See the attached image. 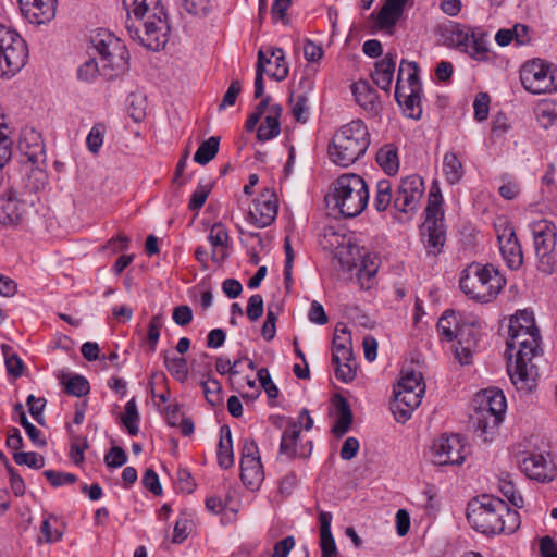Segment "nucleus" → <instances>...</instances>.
<instances>
[{
	"label": "nucleus",
	"instance_id": "nucleus-38",
	"mask_svg": "<svg viewBox=\"0 0 557 557\" xmlns=\"http://www.w3.org/2000/svg\"><path fill=\"white\" fill-rule=\"evenodd\" d=\"M471 32H473L471 28H465L456 24L445 30L444 37L449 46L465 51L469 46Z\"/></svg>",
	"mask_w": 557,
	"mask_h": 557
},
{
	"label": "nucleus",
	"instance_id": "nucleus-2",
	"mask_svg": "<svg viewBox=\"0 0 557 557\" xmlns=\"http://www.w3.org/2000/svg\"><path fill=\"white\" fill-rule=\"evenodd\" d=\"M467 519L471 527L484 534H511L520 527V515L511 510L498 497L482 495L472 499L467 507Z\"/></svg>",
	"mask_w": 557,
	"mask_h": 557
},
{
	"label": "nucleus",
	"instance_id": "nucleus-50",
	"mask_svg": "<svg viewBox=\"0 0 557 557\" xmlns=\"http://www.w3.org/2000/svg\"><path fill=\"white\" fill-rule=\"evenodd\" d=\"M271 63V58H268L262 50L258 52V62L255 78V98H261L264 94L263 74L265 72V64Z\"/></svg>",
	"mask_w": 557,
	"mask_h": 557
},
{
	"label": "nucleus",
	"instance_id": "nucleus-12",
	"mask_svg": "<svg viewBox=\"0 0 557 557\" xmlns=\"http://www.w3.org/2000/svg\"><path fill=\"white\" fill-rule=\"evenodd\" d=\"M424 193L423 180L418 175H410L401 180L394 197V208L403 213L414 212Z\"/></svg>",
	"mask_w": 557,
	"mask_h": 557
},
{
	"label": "nucleus",
	"instance_id": "nucleus-5",
	"mask_svg": "<svg viewBox=\"0 0 557 557\" xmlns=\"http://www.w3.org/2000/svg\"><path fill=\"white\" fill-rule=\"evenodd\" d=\"M91 46L99 57L101 76L108 81L124 75L129 69V52L125 44L108 29L91 36Z\"/></svg>",
	"mask_w": 557,
	"mask_h": 557
},
{
	"label": "nucleus",
	"instance_id": "nucleus-52",
	"mask_svg": "<svg viewBox=\"0 0 557 557\" xmlns=\"http://www.w3.org/2000/svg\"><path fill=\"white\" fill-rule=\"evenodd\" d=\"M94 58H89L77 70V76L81 81L90 83L94 82L98 75H101V64Z\"/></svg>",
	"mask_w": 557,
	"mask_h": 557
},
{
	"label": "nucleus",
	"instance_id": "nucleus-53",
	"mask_svg": "<svg viewBox=\"0 0 557 557\" xmlns=\"http://www.w3.org/2000/svg\"><path fill=\"white\" fill-rule=\"evenodd\" d=\"M212 189V184L208 183H199L195 191L191 194L188 209L191 211L199 210L203 207L210 191Z\"/></svg>",
	"mask_w": 557,
	"mask_h": 557
},
{
	"label": "nucleus",
	"instance_id": "nucleus-22",
	"mask_svg": "<svg viewBox=\"0 0 557 557\" xmlns=\"http://www.w3.org/2000/svg\"><path fill=\"white\" fill-rule=\"evenodd\" d=\"M421 235L428 253L437 256L446 242L444 221H424L421 226Z\"/></svg>",
	"mask_w": 557,
	"mask_h": 557
},
{
	"label": "nucleus",
	"instance_id": "nucleus-3",
	"mask_svg": "<svg viewBox=\"0 0 557 557\" xmlns=\"http://www.w3.org/2000/svg\"><path fill=\"white\" fill-rule=\"evenodd\" d=\"M370 145V134L361 120L343 125L333 135L327 153L333 163L347 168L362 157Z\"/></svg>",
	"mask_w": 557,
	"mask_h": 557
},
{
	"label": "nucleus",
	"instance_id": "nucleus-56",
	"mask_svg": "<svg viewBox=\"0 0 557 557\" xmlns=\"http://www.w3.org/2000/svg\"><path fill=\"white\" fill-rule=\"evenodd\" d=\"M271 58L275 60V71L270 73V76L278 82L285 79L288 75V65L283 49L273 48Z\"/></svg>",
	"mask_w": 557,
	"mask_h": 557
},
{
	"label": "nucleus",
	"instance_id": "nucleus-26",
	"mask_svg": "<svg viewBox=\"0 0 557 557\" xmlns=\"http://www.w3.org/2000/svg\"><path fill=\"white\" fill-rule=\"evenodd\" d=\"M357 103L364 110L377 113L381 102L376 90L367 81H359L351 87Z\"/></svg>",
	"mask_w": 557,
	"mask_h": 557
},
{
	"label": "nucleus",
	"instance_id": "nucleus-51",
	"mask_svg": "<svg viewBox=\"0 0 557 557\" xmlns=\"http://www.w3.org/2000/svg\"><path fill=\"white\" fill-rule=\"evenodd\" d=\"M106 131H107V127L103 123H96L91 127V129L86 138V145L90 152H92L95 154L99 152V150L103 144V137H104Z\"/></svg>",
	"mask_w": 557,
	"mask_h": 557
},
{
	"label": "nucleus",
	"instance_id": "nucleus-21",
	"mask_svg": "<svg viewBox=\"0 0 557 557\" xmlns=\"http://www.w3.org/2000/svg\"><path fill=\"white\" fill-rule=\"evenodd\" d=\"M313 81L305 76L299 81V89L293 90L289 96V102L292 103L293 116L298 122H306L309 115V92L313 89Z\"/></svg>",
	"mask_w": 557,
	"mask_h": 557
},
{
	"label": "nucleus",
	"instance_id": "nucleus-42",
	"mask_svg": "<svg viewBox=\"0 0 557 557\" xmlns=\"http://www.w3.org/2000/svg\"><path fill=\"white\" fill-rule=\"evenodd\" d=\"M12 156V139L4 114L0 111V170L10 161Z\"/></svg>",
	"mask_w": 557,
	"mask_h": 557
},
{
	"label": "nucleus",
	"instance_id": "nucleus-25",
	"mask_svg": "<svg viewBox=\"0 0 557 557\" xmlns=\"http://www.w3.org/2000/svg\"><path fill=\"white\" fill-rule=\"evenodd\" d=\"M228 239V232L222 223H214L211 226L208 240L212 246V261L220 264L226 259Z\"/></svg>",
	"mask_w": 557,
	"mask_h": 557
},
{
	"label": "nucleus",
	"instance_id": "nucleus-64",
	"mask_svg": "<svg viewBox=\"0 0 557 557\" xmlns=\"http://www.w3.org/2000/svg\"><path fill=\"white\" fill-rule=\"evenodd\" d=\"M104 461L110 468H119L126 463L127 456L122 447H112L104 456Z\"/></svg>",
	"mask_w": 557,
	"mask_h": 557
},
{
	"label": "nucleus",
	"instance_id": "nucleus-10",
	"mask_svg": "<svg viewBox=\"0 0 557 557\" xmlns=\"http://www.w3.org/2000/svg\"><path fill=\"white\" fill-rule=\"evenodd\" d=\"M28 52L24 39L11 28L0 24V77H11L27 61Z\"/></svg>",
	"mask_w": 557,
	"mask_h": 557
},
{
	"label": "nucleus",
	"instance_id": "nucleus-14",
	"mask_svg": "<svg viewBox=\"0 0 557 557\" xmlns=\"http://www.w3.org/2000/svg\"><path fill=\"white\" fill-rule=\"evenodd\" d=\"M519 465L529 479L541 483H549L557 476V468L548 454H529Z\"/></svg>",
	"mask_w": 557,
	"mask_h": 557
},
{
	"label": "nucleus",
	"instance_id": "nucleus-13",
	"mask_svg": "<svg viewBox=\"0 0 557 557\" xmlns=\"http://www.w3.org/2000/svg\"><path fill=\"white\" fill-rule=\"evenodd\" d=\"M278 211L277 197L273 189L265 188L255 200L249 210V219L259 228L271 225Z\"/></svg>",
	"mask_w": 557,
	"mask_h": 557
},
{
	"label": "nucleus",
	"instance_id": "nucleus-39",
	"mask_svg": "<svg viewBox=\"0 0 557 557\" xmlns=\"http://www.w3.org/2000/svg\"><path fill=\"white\" fill-rule=\"evenodd\" d=\"M421 92L422 91H414V89L411 91L403 90L401 104L399 106L403 108V112L406 116L413 120H419L421 117Z\"/></svg>",
	"mask_w": 557,
	"mask_h": 557
},
{
	"label": "nucleus",
	"instance_id": "nucleus-34",
	"mask_svg": "<svg viewBox=\"0 0 557 557\" xmlns=\"http://www.w3.org/2000/svg\"><path fill=\"white\" fill-rule=\"evenodd\" d=\"M218 461L221 468L228 469L234 463L232 435L228 426L221 428V437L219 442Z\"/></svg>",
	"mask_w": 557,
	"mask_h": 557
},
{
	"label": "nucleus",
	"instance_id": "nucleus-29",
	"mask_svg": "<svg viewBox=\"0 0 557 557\" xmlns=\"http://www.w3.org/2000/svg\"><path fill=\"white\" fill-rule=\"evenodd\" d=\"M261 459H240V479L250 490L257 488L263 481Z\"/></svg>",
	"mask_w": 557,
	"mask_h": 557
},
{
	"label": "nucleus",
	"instance_id": "nucleus-32",
	"mask_svg": "<svg viewBox=\"0 0 557 557\" xmlns=\"http://www.w3.org/2000/svg\"><path fill=\"white\" fill-rule=\"evenodd\" d=\"M206 372L201 374L200 385L203 391V395L206 400L212 406H221L222 405V387L220 382L212 377L210 364L206 367Z\"/></svg>",
	"mask_w": 557,
	"mask_h": 557
},
{
	"label": "nucleus",
	"instance_id": "nucleus-30",
	"mask_svg": "<svg viewBox=\"0 0 557 557\" xmlns=\"http://www.w3.org/2000/svg\"><path fill=\"white\" fill-rule=\"evenodd\" d=\"M282 108L280 104H272L269 110V114L261 123L257 131V137L260 141H267L276 137L281 132L280 116Z\"/></svg>",
	"mask_w": 557,
	"mask_h": 557
},
{
	"label": "nucleus",
	"instance_id": "nucleus-41",
	"mask_svg": "<svg viewBox=\"0 0 557 557\" xmlns=\"http://www.w3.org/2000/svg\"><path fill=\"white\" fill-rule=\"evenodd\" d=\"M341 339L339 329H335V335L333 338V352L332 362L338 363L344 361H354V355L351 349L350 338H344L343 343H338Z\"/></svg>",
	"mask_w": 557,
	"mask_h": 557
},
{
	"label": "nucleus",
	"instance_id": "nucleus-61",
	"mask_svg": "<svg viewBox=\"0 0 557 557\" xmlns=\"http://www.w3.org/2000/svg\"><path fill=\"white\" fill-rule=\"evenodd\" d=\"M44 475L51 483V485L55 487L66 484H73L77 480V476L75 474L54 470H46L44 471Z\"/></svg>",
	"mask_w": 557,
	"mask_h": 557
},
{
	"label": "nucleus",
	"instance_id": "nucleus-49",
	"mask_svg": "<svg viewBox=\"0 0 557 557\" xmlns=\"http://www.w3.org/2000/svg\"><path fill=\"white\" fill-rule=\"evenodd\" d=\"M2 351L5 359V367L9 374L18 377L23 374L24 364L21 358L13 352L12 347L2 345Z\"/></svg>",
	"mask_w": 557,
	"mask_h": 557
},
{
	"label": "nucleus",
	"instance_id": "nucleus-19",
	"mask_svg": "<svg viewBox=\"0 0 557 557\" xmlns=\"http://www.w3.org/2000/svg\"><path fill=\"white\" fill-rule=\"evenodd\" d=\"M422 91V86L419 79V67L416 62L401 60L397 82L395 87V99L398 104H401L403 90Z\"/></svg>",
	"mask_w": 557,
	"mask_h": 557
},
{
	"label": "nucleus",
	"instance_id": "nucleus-27",
	"mask_svg": "<svg viewBox=\"0 0 557 557\" xmlns=\"http://www.w3.org/2000/svg\"><path fill=\"white\" fill-rule=\"evenodd\" d=\"M395 67V55L392 53H387L382 60L377 61L375 64V71L371 75L375 85L385 91H389Z\"/></svg>",
	"mask_w": 557,
	"mask_h": 557
},
{
	"label": "nucleus",
	"instance_id": "nucleus-8",
	"mask_svg": "<svg viewBox=\"0 0 557 557\" xmlns=\"http://www.w3.org/2000/svg\"><path fill=\"white\" fill-rule=\"evenodd\" d=\"M437 331L442 337L451 342L457 339L455 347L456 358L461 364H469L472 361L473 352L478 346V335L470 325L458 326L455 312L447 310L437 322Z\"/></svg>",
	"mask_w": 557,
	"mask_h": 557
},
{
	"label": "nucleus",
	"instance_id": "nucleus-31",
	"mask_svg": "<svg viewBox=\"0 0 557 557\" xmlns=\"http://www.w3.org/2000/svg\"><path fill=\"white\" fill-rule=\"evenodd\" d=\"M503 419L504 417L499 414L490 413L485 409L479 408L474 417L475 431L480 432V436H483L484 441H487V436L495 433Z\"/></svg>",
	"mask_w": 557,
	"mask_h": 557
},
{
	"label": "nucleus",
	"instance_id": "nucleus-40",
	"mask_svg": "<svg viewBox=\"0 0 557 557\" xmlns=\"http://www.w3.org/2000/svg\"><path fill=\"white\" fill-rule=\"evenodd\" d=\"M300 431L296 422H292L284 430L282 434L280 453L282 455L287 456L288 458H294L296 455V444L299 437Z\"/></svg>",
	"mask_w": 557,
	"mask_h": 557
},
{
	"label": "nucleus",
	"instance_id": "nucleus-59",
	"mask_svg": "<svg viewBox=\"0 0 557 557\" xmlns=\"http://www.w3.org/2000/svg\"><path fill=\"white\" fill-rule=\"evenodd\" d=\"M333 364L335 366V376L337 380L342 381L343 383H349L354 381V379L356 377L355 360Z\"/></svg>",
	"mask_w": 557,
	"mask_h": 557
},
{
	"label": "nucleus",
	"instance_id": "nucleus-44",
	"mask_svg": "<svg viewBox=\"0 0 557 557\" xmlns=\"http://www.w3.org/2000/svg\"><path fill=\"white\" fill-rule=\"evenodd\" d=\"M220 145V137L211 136L205 140L194 154V161L205 165L209 163L218 153Z\"/></svg>",
	"mask_w": 557,
	"mask_h": 557
},
{
	"label": "nucleus",
	"instance_id": "nucleus-54",
	"mask_svg": "<svg viewBox=\"0 0 557 557\" xmlns=\"http://www.w3.org/2000/svg\"><path fill=\"white\" fill-rule=\"evenodd\" d=\"M53 523H57L58 520L53 516H49L46 518L40 525V533L42 537L39 539V542L45 541L46 543H54L62 539L63 532L55 529Z\"/></svg>",
	"mask_w": 557,
	"mask_h": 557
},
{
	"label": "nucleus",
	"instance_id": "nucleus-57",
	"mask_svg": "<svg viewBox=\"0 0 557 557\" xmlns=\"http://www.w3.org/2000/svg\"><path fill=\"white\" fill-rule=\"evenodd\" d=\"M394 388L406 389V392L416 391L418 388L425 389V384L422 382L421 373L410 371L401 376L398 384Z\"/></svg>",
	"mask_w": 557,
	"mask_h": 557
},
{
	"label": "nucleus",
	"instance_id": "nucleus-45",
	"mask_svg": "<svg viewBox=\"0 0 557 557\" xmlns=\"http://www.w3.org/2000/svg\"><path fill=\"white\" fill-rule=\"evenodd\" d=\"M465 52L476 60L487 59V41L483 33L471 32L469 46L465 49Z\"/></svg>",
	"mask_w": 557,
	"mask_h": 557
},
{
	"label": "nucleus",
	"instance_id": "nucleus-1",
	"mask_svg": "<svg viewBox=\"0 0 557 557\" xmlns=\"http://www.w3.org/2000/svg\"><path fill=\"white\" fill-rule=\"evenodd\" d=\"M127 12L126 28L134 40L152 51L168 42L170 26L160 0H123Z\"/></svg>",
	"mask_w": 557,
	"mask_h": 557
},
{
	"label": "nucleus",
	"instance_id": "nucleus-48",
	"mask_svg": "<svg viewBox=\"0 0 557 557\" xmlns=\"http://www.w3.org/2000/svg\"><path fill=\"white\" fill-rule=\"evenodd\" d=\"M64 391L66 394L82 397L89 393L90 385L86 377L79 374L72 375L66 382H64Z\"/></svg>",
	"mask_w": 557,
	"mask_h": 557
},
{
	"label": "nucleus",
	"instance_id": "nucleus-4",
	"mask_svg": "<svg viewBox=\"0 0 557 557\" xmlns=\"http://www.w3.org/2000/svg\"><path fill=\"white\" fill-rule=\"evenodd\" d=\"M459 285L470 299L490 302L506 285V280L491 264L471 263L461 272Z\"/></svg>",
	"mask_w": 557,
	"mask_h": 557
},
{
	"label": "nucleus",
	"instance_id": "nucleus-16",
	"mask_svg": "<svg viewBox=\"0 0 557 557\" xmlns=\"http://www.w3.org/2000/svg\"><path fill=\"white\" fill-rule=\"evenodd\" d=\"M425 389L406 392V389L394 388V400L391 404L392 412L397 422L408 421L416 408L421 404Z\"/></svg>",
	"mask_w": 557,
	"mask_h": 557
},
{
	"label": "nucleus",
	"instance_id": "nucleus-36",
	"mask_svg": "<svg viewBox=\"0 0 557 557\" xmlns=\"http://www.w3.org/2000/svg\"><path fill=\"white\" fill-rule=\"evenodd\" d=\"M486 398L485 403H482L480 408L485 409L490 413L499 414L504 417L507 408V403L504 393L497 388L486 389L484 392Z\"/></svg>",
	"mask_w": 557,
	"mask_h": 557
},
{
	"label": "nucleus",
	"instance_id": "nucleus-17",
	"mask_svg": "<svg viewBox=\"0 0 557 557\" xmlns=\"http://www.w3.org/2000/svg\"><path fill=\"white\" fill-rule=\"evenodd\" d=\"M540 343V333H521L517 330H508L506 354H509L511 358V352L517 349L516 357H528V359H532L541 350Z\"/></svg>",
	"mask_w": 557,
	"mask_h": 557
},
{
	"label": "nucleus",
	"instance_id": "nucleus-7",
	"mask_svg": "<svg viewBox=\"0 0 557 557\" xmlns=\"http://www.w3.org/2000/svg\"><path fill=\"white\" fill-rule=\"evenodd\" d=\"M540 272L550 275L557 272V226L547 219H540L529 224Z\"/></svg>",
	"mask_w": 557,
	"mask_h": 557
},
{
	"label": "nucleus",
	"instance_id": "nucleus-11",
	"mask_svg": "<svg viewBox=\"0 0 557 557\" xmlns=\"http://www.w3.org/2000/svg\"><path fill=\"white\" fill-rule=\"evenodd\" d=\"M466 445L458 434L441 436L431 447L432 461L438 466L461 465L466 459Z\"/></svg>",
	"mask_w": 557,
	"mask_h": 557
},
{
	"label": "nucleus",
	"instance_id": "nucleus-43",
	"mask_svg": "<svg viewBox=\"0 0 557 557\" xmlns=\"http://www.w3.org/2000/svg\"><path fill=\"white\" fill-rule=\"evenodd\" d=\"M12 156V139L4 114L0 111V170L10 161Z\"/></svg>",
	"mask_w": 557,
	"mask_h": 557
},
{
	"label": "nucleus",
	"instance_id": "nucleus-63",
	"mask_svg": "<svg viewBox=\"0 0 557 557\" xmlns=\"http://www.w3.org/2000/svg\"><path fill=\"white\" fill-rule=\"evenodd\" d=\"M264 311L263 298L260 294L249 297L246 313L251 321H257L262 317Z\"/></svg>",
	"mask_w": 557,
	"mask_h": 557
},
{
	"label": "nucleus",
	"instance_id": "nucleus-60",
	"mask_svg": "<svg viewBox=\"0 0 557 557\" xmlns=\"http://www.w3.org/2000/svg\"><path fill=\"white\" fill-rule=\"evenodd\" d=\"M18 422L25 429L29 440L35 446L45 447L47 445V441L42 436L41 431L28 421L26 414H22Z\"/></svg>",
	"mask_w": 557,
	"mask_h": 557
},
{
	"label": "nucleus",
	"instance_id": "nucleus-47",
	"mask_svg": "<svg viewBox=\"0 0 557 557\" xmlns=\"http://www.w3.org/2000/svg\"><path fill=\"white\" fill-rule=\"evenodd\" d=\"M139 413L137 410V405L134 398L128 400L125 405V411L122 416V422L127 429L129 435L135 436L139 432L138 428Z\"/></svg>",
	"mask_w": 557,
	"mask_h": 557
},
{
	"label": "nucleus",
	"instance_id": "nucleus-35",
	"mask_svg": "<svg viewBox=\"0 0 557 557\" xmlns=\"http://www.w3.org/2000/svg\"><path fill=\"white\" fill-rule=\"evenodd\" d=\"M443 172L448 184L455 185L460 182L465 171L462 163L454 152H446L443 158Z\"/></svg>",
	"mask_w": 557,
	"mask_h": 557
},
{
	"label": "nucleus",
	"instance_id": "nucleus-55",
	"mask_svg": "<svg viewBox=\"0 0 557 557\" xmlns=\"http://www.w3.org/2000/svg\"><path fill=\"white\" fill-rule=\"evenodd\" d=\"M14 461L20 466H27L32 469H41L45 466L44 456L38 453H24V451H15L13 453Z\"/></svg>",
	"mask_w": 557,
	"mask_h": 557
},
{
	"label": "nucleus",
	"instance_id": "nucleus-15",
	"mask_svg": "<svg viewBox=\"0 0 557 557\" xmlns=\"http://www.w3.org/2000/svg\"><path fill=\"white\" fill-rule=\"evenodd\" d=\"M508 375L520 392L531 393L536 386L537 368L528 357H516L515 363H508Z\"/></svg>",
	"mask_w": 557,
	"mask_h": 557
},
{
	"label": "nucleus",
	"instance_id": "nucleus-9",
	"mask_svg": "<svg viewBox=\"0 0 557 557\" xmlns=\"http://www.w3.org/2000/svg\"><path fill=\"white\" fill-rule=\"evenodd\" d=\"M523 88L533 95L557 91V65L541 58L523 63L520 70Z\"/></svg>",
	"mask_w": 557,
	"mask_h": 557
},
{
	"label": "nucleus",
	"instance_id": "nucleus-33",
	"mask_svg": "<svg viewBox=\"0 0 557 557\" xmlns=\"http://www.w3.org/2000/svg\"><path fill=\"white\" fill-rule=\"evenodd\" d=\"M376 162L387 175H395L399 169L397 147L393 144L384 145L376 152Z\"/></svg>",
	"mask_w": 557,
	"mask_h": 557
},
{
	"label": "nucleus",
	"instance_id": "nucleus-28",
	"mask_svg": "<svg viewBox=\"0 0 557 557\" xmlns=\"http://www.w3.org/2000/svg\"><path fill=\"white\" fill-rule=\"evenodd\" d=\"M335 407L337 411V418L332 428V433L336 437H342L350 429L354 416L349 403L339 394L335 396Z\"/></svg>",
	"mask_w": 557,
	"mask_h": 557
},
{
	"label": "nucleus",
	"instance_id": "nucleus-18",
	"mask_svg": "<svg viewBox=\"0 0 557 557\" xmlns=\"http://www.w3.org/2000/svg\"><path fill=\"white\" fill-rule=\"evenodd\" d=\"M21 12L32 24L41 25L55 16L57 0H18Z\"/></svg>",
	"mask_w": 557,
	"mask_h": 557
},
{
	"label": "nucleus",
	"instance_id": "nucleus-6",
	"mask_svg": "<svg viewBox=\"0 0 557 557\" xmlns=\"http://www.w3.org/2000/svg\"><path fill=\"white\" fill-rule=\"evenodd\" d=\"M332 198L343 216L355 218L368 205V186L360 175L346 173L335 181Z\"/></svg>",
	"mask_w": 557,
	"mask_h": 557
},
{
	"label": "nucleus",
	"instance_id": "nucleus-20",
	"mask_svg": "<svg viewBox=\"0 0 557 557\" xmlns=\"http://www.w3.org/2000/svg\"><path fill=\"white\" fill-rule=\"evenodd\" d=\"M497 238L502 257L508 268L512 270L519 269L523 263V253L513 230H504L503 234H499Z\"/></svg>",
	"mask_w": 557,
	"mask_h": 557
},
{
	"label": "nucleus",
	"instance_id": "nucleus-23",
	"mask_svg": "<svg viewBox=\"0 0 557 557\" xmlns=\"http://www.w3.org/2000/svg\"><path fill=\"white\" fill-rule=\"evenodd\" d=\"M27 205L13 194L0 198V224L16 225L23 221Z\"/></svg>",
	"mask_w": 557,
	"mask_h": 557
},
{
	"label": "nucleus",
	"instance_id": "nucleus-24",
	"mask_svg": "<svg viewBox=\"0 0 557 557\" xmlns=\"http://www.w3.org/2000/svg\"><path fill=\"white\" fill-rule=\"evenodd\" d=\"M409 0H385L377 12L376 22L382 29L393 28L404 14Z\"/></svg>",
	"mask_w": 557,
	"mask_h": 557
},
{
	"label": "nucleus",
	"instance_id": "nucleus-37",
	"mask_svg": "<svg viewBox=\"0 0 557 557\" xmlns=\"http://www.w3.org/2000/svg\"><path fill=\"white\" fill-rule=\"evenodd\" d=\"M163 359L169 373L184 384L188 379L187 360L184 357H171L169 351L163 352Z\"/></svg>",
	"mask_w": 557,
	"mask_h": 557
},
{
	"label": "nucleus",
	"instance_id": "nucleus-58",
	"mask_svg": "<svg viewBox=\"0 0 557 557\" xmlns=\"http://www.w3.org/2000/svg\"><path fill=\"white\" fill-rule=\"evenodd\" d=\"M162 315L156 314L151 318L148 324L147 341L149 344L150 351H156L158 341L160 338V331L162 329Z\"/></svg>",
	"mask_w": 557,
	"mask_h": 557
},
{
	"label": "nucleus",
	"instance_id": "nucleus-62",
	"mask_svg": "<svg viewBox=\"0 0 557 557\" xmlns=\"http://www.w3.org/2000/svg\"><path fill=\"white\" fill-rule=\"evenodd\" d=\"M490 96L486 92H480L473 102L474 117L482 122L488 116Z\"/></svg>",
	"mask_w": 557,
	"mask_h": 557
},
{
	"label": "nucleus",
	"instance_id": "nucleus-46",
	"mask_svg": "<svg viewBox=\"0 0 557 557\" xmlns=\"http://www.w3.org/2000/svg\"><path fill=\"white\" fill-rule=\"evenodd\" d=\"M394 201L392 195V183L388 180H381L376 184V194L373 206L379 212H384Z\"/></svg>",
	"mask_w": 557,
	"mask_h": 557
}]
</instances>
